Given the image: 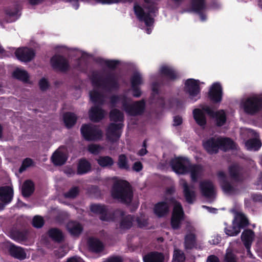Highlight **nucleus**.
Masks as SVG:
<instances>
[{"label":"nucleus","mask_w":262,"mask_h":262,"mask_svg":"<svg viewBox=\"0 0 262 262\" xmlns=\"http://www.w3.org/2000/svg\"><path fill=\"white\" fill-rule=\"evenodd\" d=\"M91 79L94 86V90L90 93L92 101L96 104H102L104 98L101 93L110 92L118 88V79L114 75H109L103 78L101 73L93 71Z\"/></svg>","instance_id":"nucleus-1"},{"label":"nucleus","mask_w":262,"mask_h":262,"mask_svg":"<svg viewBox=\"0 0 262 262\" xmlns=\"http://www.w3.org/2000/svg\"><path fill=\"white\" fill-rule=\"evenodd\" d=\"M170 164L173 171L178 174H184L189 172L193 182H196L204 173L202 166L191 164L189 160L186 158H176L171 161Z\"/></svg>","instance_id":"nucleus-2"},{"label":"nucleus","mask_w":262,"mask_h":262,"mask_svg":"<svg viewBox=\"0 0 262 262\" xmlns=\"http://www.w3.org/2000/svg\"><path fill=\"white\" fill-rule=\"evenodd\" d=\"M204 112L208 114L210 117L215 118L217 126L223 125L226 121V115L223 110L214 112L210 106L204 105L202 107V110L196 108L193 111V117L196 122L203 127L205 126L206 123Z\"/></svg>","instance_id":"nucleus-3"},{"label":"nucleus","mask_w":262,"mask_h":262,"mask_svg":"<svg viewBox=\"0 0 262 262\" xmlns=\"http://www.w3.org/2000/svg\"><path fill=\"white\" fill-rule=\"evenodd\" d=\"M111 120L115 122H119L117 124L111 123L106 131V137L111 142L118 140L121 136L123 120V115L119 110L114 109L110 113Z\"/></svg>","instance_id":"nucleus-4"},{"label":"nucleus","mask_w":262,"mask_h":262,"mask_svg":"<svg viewBox=\"0 0 262 262\" xmlns=\"http://www.w3.org/2000/svg\"><path fill=\"white\" fill-rule=\"evenodd\" d=\"M112 195L119 201L129 203L133 197V192L129 184L126 181L117 180L115 181L112 190Z\"/></svg>","instance_id":"nucleus-5"},{"label":"nucleus","mask_w":262,"mask_h":262,"mask_svg":"<svg viewBox=\"0 0 262 262\" xmlns=\"http://www.w3.org/2000/svg\"><path fill=\"white\" fill-rule=\"evenodd\" d=\"M111 102L113 104L120 102L124 110L132 116L141 114L143 112L145 107V102L143 100L132 103L131 99L124 96H113L111 98Z\"/></svg>","instance_id":"nucleus-6"},{"label":"nucleus","mask_w":262,"mask_h":262,"mask_svg":"<svg viewBox=\"0 0 262 262\" xmlns=\"http://www.w3.org/2000/svg\"><path fill=\"white\" fill-rule=\"evenodd\" d=\"M147 4L150 5L151 8L148 9V12L146 13L141 6L136 3L134 5V10L135 15L140 21H143L146 26L149 27L146 29V32L149 34L151 32L150 27L154 24V18L151 15V13H155L156 9L154 7V0H144Z\"/></svg>","instance_id":"nucleus-7"},{"label":"nucleus","mask_w":262,"mask_h":262,"mask_svg":"<svg viewBox=\"0 0 262 262\" xmlns=\"http://www.w3.org/2000/svg\"><path fill=\"white\" fill-rule=\"evenodd\" d=\"M241 105L246 113L254 114L262 107V97L258 95H253L243 100Z\"/></svg>","instance_id":"nucleus-8"},{"label":"nucleus","mask_w":262,"mask_h":262,"mask_svg":"<svg viewBox=\"0 0 262 262\" xmlns=\"http://www.w3.org/2000/svg\"><path fill=\"white\" fill-rule=\"evenodd\" d=\"M241 136L245 138L246 136L251 138L245 142V146L248 150H258L261 146L260 140L258 139V135L253 130L245 128L242 130Z\"/></svg>","instance_id":"nucleus-9"},{"label":"nucleus","mask_w":262,"mask_h":262,"mask_svg":"<svg viewBox=\"0 0 262 262\" xmlns=\"http://www.w3.org/2000/svg\"><path fill=\"white\" fill-rule=\"evenodd\" d=\"M248 221L244 214L241 212L236 213L233 222V226L226 228L225 233L229 236H236L241 231V229L247 226Z\"/></svg>","instance_id":"nucleus-10"},{"label":"nucleus","mask_w":262,"mask_h":262,"mask_svg":"<svg viewBox=\"0 0 262 262\" xmlns=\"http://www.w3.org/2000/svg\"><path fill=\"white\" fill-rule=\"evenodd\" d=\"M81 133L84 138L88 141L100 140L102 137V133L99 127L92 124L82 125Z\"/></svg>","instance_id":"nucleus-11"},{"label":"nucleus","mask_w":262,"mask_h":262,"mask_svg":"<svg viewBox=\"0 0 262 262\" xmlns=\"http://www.w3.org/2000/svg\"><path fill=\"white\" fill-rule=\"evenodd\" d=\"M170 203L173 205V209L171 220L172 228L178 229L180 227L181 220L183 219L184 212L181 204L174 199L170 200Z\"/></svg>","instance_id":"nucleus-12"},{"label":"nucleus","mask_w":262,"mask_h":262,"mask_svg":"<svg viewBox=\"0 0 262 262\" xmlns=\"http://www.w3.org/2000/svg\"><path fill=\"white\" fill-rule=\"evenodd\" d=\"M185 90L189 95L190 99L195 101L199 98L198 96L200 89L199 87V81L193 79L187 80L185 83Z\"/></svg>","instance_id":"nucleus-13"},{"label":"nucleus","mask_w":262,"mask_h":262,"mask_svg":"<svg viewBox=\"0 0 262 262\" xmlns=\"http://www.w3.org/2000/svg\"><path fill=\"white\" fill-rule=\"evenodd\" d=\"M180 184L183 187V193L187 203L192 204L194 202L196 198L195 187L193 184H188L183 179L180 181Z\"/></svg>","instance_id":"nucleus-14"},{"label":"nucleus","mask_w":262,"mask_h":262,"mask_svg":"<svg viewBox=\"0 0 262 262\" xmlns=\"http://www.w3.org/2000/svg\"><path fill=\"white\" fill-rule=\"evenodd\" d=\"M91 210L94 213L100 215V219L103 221L110 222L114 221L113 214L108 213L104 206L99 204H93L91 206Z\"/></svg>","instance_id":"nucleus-15"},{"label":"nucleus","mask_w":262,"mask_h":262,"mask_svg":"<svg viewBox=\"0 0 262 262\" xmlns=\"http://www.w3.org/2000/svg\"><path fill=\"white\" fill-rule=\"evenodd\" d=\"M218 177L220 179L221 187L224 192L227 194H234L238 191L236 186H232L226 181V176L224 172L219 171Z\"/></svg>","instance_id":"nucleus-16"},{"label":"nucleus","mask_w":262,"mask_h":262,"mask_svg":"<svg viewBox=\"0 0 262 262\" xmlns=\"http://www.w3.org/2000/svg\"><path fill=\"white\" fill-rule=\"evenodd\" d=\"M130 81L133 96L135 97H140L141 92L139 86L143 83V79L140 73L138 72L134 73L131 78Z\"/></svg>","instance_id":"nucleus-17"},{"label":"nucleus","mask_w":262,"mask_h":262,"mask_svg":"<svg viewBox=\"0 0 262 262\" xmlns=\"http://www.w3.org/2000/svg\"><path fill=\"white\" fill-rule=\"evenodd\" d=\"M122 216L121 219L120 228L121 230H126L129 229L133 225V222L134 221V217L130 215L124 216V213L121 210H117L113 214L112 216L114 219L115 216Z\"/></svg>","instance_id":"nucleus-18"},{"label":"nucleus","mask_w":262,"mask_h":262,"mask_svg":"<svg viewBox=\"0 0 262 262\" xmlns=\"http://www.w3.org/2000/svg\"><path fill=\"white\" fill-rule=\"evenodd\" d=\"M13 189L10 186H4L0 188V200L4 204L0 203V209L4 208L6 204L9 203L13 198Z\"/></svg>","instance_id":"nucleus-19"},{"label":"nucleus","mask_w":262,"mask_h":262,"mask_svg":"<svg viewBox=\"0 0 262 262\" xmlns=\"http://www.w3.org/2000/svg\"><path fill=\"white\" fill-rule=\"evenodd\" d=\"M200 188L202 194L206 198L211 199L214 198L215 190L212 183L209 181H203L200 183Z\"/></svg>","instance_id":"nucleus-20"},{"label":"nucleus","mask_w":262,"mask_h":262,"mask_svg":"<svg viewBox=\"0 0 262 262\" xmlns=\"http://www.w3.org/2000/svg\"><path fill=\"white\" fill-rule=\"evenodd\" d=\"M15 53L17 59L23 62L30 61L35 55L34 51L27 48H19Z\"/></svg>","instance_id":"nucleus-21"},{"label":"nucleus","mask_w":262,"mask_h":262,"mask_svg":"<svg viewBox=\"0 0 262 262\" xmlns=\"http://www.w3.org/2000/svg\"><path fill=\"white\" fill-rule=\"evenodd\" d=\"M67 150L64 147H59L52 156V161L56 165H61L67 160Z\"/></svg>","instance_id":"nucleus-22"},{"label":"nucleus","mask_w":262,"mask_h":262,"mask_svg":"<svg viewBox=\"0 0 262 262\" xmlns=\"http://www.w3.org/2000/svg\"><path fill=\"white\" fill-rule=\"evenodd\" d=\"M52 67L57 70L64 71L69 68L68 62L66 59L59 55H55L51 59Z\"/></svg>","instance_id":"nucleus-23"},{"label":"nucleus","mask_w":262,"mask_h":262,"mask_svg":"<svg viewBox=\"0 0 262 262\" xmlns=\"http://www.w3.org/2000/svg\"><path fill=\"white\" fill-rule=\"evenodd\" d=\"M210 99L214 102H220L222 99V89L219 83H213L209 91Z\"/></svg>","instance_id":"nucleus-24"},{"label":"nucleus","mask_w":262,"mask_h":262,"mask_svg":"<svg viewBox=\"0 0 262 262\" xmlns=\"http://www.w3.org/2000/svg\"><path fill=\"white\" fill-rule=\"evenodd\" d=\"M254 237V233L251 230H244L241 235L242 240L247 249V254L249 255L250 257L252 256V253L250 251V247Z\"/></svg>","instance_id":"nucleus-25"},{"label":"nucleus","mask_w":262,"mask_h":262,"mask_svg":"<svg viewBox=\"0 0 262 262\" xmlns=\"http://www.w3.org/2000/svg\"><path fill=\"white\" fill-rule=\"evenodd\" d=\"M203 146L206 151L210 154H215L219 149L218 138L212 137L203 142Z\"/></svg>","instance_id":"nucleus-26"},{"label":"nucleus","mask_w":262,"mask_h":262,"mask_svg":"<svg viewBox=\"0 0 262 262\" xmlns=\"http://www.w3.org/2000/svg\"><path fill=\"white\" fill-rule=\"evenodd\" d=\"M106 112L98 106L92 107L89 111V116L91 120L98 122L104 118Z\"/></svg>","instance_id":"nucleus-27"},{"label":"nucleus","mask_w":262,"mask_h":262,"mask_svg":"<svg viewBox=\"0 0 262 262\" xmlns=\"http://www.w3.org/2000/svg\"><path fill=\"white\" fill-rule=\"evenodd\" d=\"M160 72L163 77L169 80H174L179 77L176 71L172 67L167 65L162 66L160 69Z\"/></svg>","instance_id":"nucleus-28"},{"label":"nucleus","mask_w":262,"mask_h":262,"mask_svg":"<svg viewBox=\"0 0 262 262\" xmlns=\"http://www.w3.org/2000/svg\"><path fill=\"white\" fill-rule=\"evenodd\" d=\"M191 7L194 11L200 14L202 20L206 19L205 16L201 13L202 11L206 8L205 0H192Z\"/></svg>","instance_id":"nucleus-29"},{"label":"nucleus","mask_w":262,"mask_h":262,"mask_svg":"<svg viewBox=\"0 0 262 262\" xmlns=\"http://www.w3.org/2000/svg\"><path fill=\"white\" fill-rule=\"evenodd\" d=\"M9 251L10 255L16 258L22 260L26 258V253L24 250L14 245H10Z\"/></svg>","instance_id":"nucleus-30"},{"label":"nucleus","mask_w":262,"mask_h":262,"mask_svg":"<svg viewBox=\"0 0 262 262\" xmlns=\"http://www.w3.org/2000/svg\"><path fill=\"white\" fill-rule=\"evenodd\" d=\"M154 211L158 216H164L168 212L169 206L165 202H159L155 206Z\"/></svg>","instance_id":"nucleus-31"},{"label":"nucleus","mask_w":262,"mask_h":262,"mask_svg":"<svg viewBox=\"0 0 262 262\" xmlns=\"http://www.w3.org/2000/svg\"><path fill=\"white\" fill-rule=\"evenodd\" d=\"M188 228V230L191 232L189 233H187L185 236V247L187 249H191L195 246V235L193 233L194 229L191 226H189Z\"/></svg>","instance_id":"nucleus-32"},{"label":"nucleus","mask_w":262,"mask_h":262,"mask_svg":"<svg viewBox=\"0 0 262 262\" xmlns=\"http://www.w3.org/2000/svg\"><path fill=\"white\" fill-rule=\"evenodd\" d=\"M69 232L73 235L77 236L80 234L82 230L81 225L77 222L70 221L67 225Z\"/></svg>","instance_id":"nucleus-33"},{"label":"nucleus","mask_w":262,"mask_h":262,"mask_svg":"<svg viewBox=\"0 0 262 262\" xmlns=\"http://www.w3.org/2000/svg\"><path fill=\"white\" fill-rule=\"evenodd\" d=\"M144 262H163L164 256L161 253L150 252L143 257Z\"/></svg>","instance_id":"nucleus-34"},{"label":"nucleus","mask_w":262,"mask_h":262,"mask_svg":"<svg viewBox=\"0 0 262 262\" xmlns=\"http://www.w3.org/2000/svg\"><path fill=\"white\" fill-rule=\"evenodd\" d=\"M218 142L219 143V148L225 151L235 148L234 143L229 138H218Z\"/></svg>","instance_id":"nucleus-35"},{"label":"nucleus","mask_w":262,"mask_h":262,"mask_svg":"<svg viewBox=\"0 0 262 262\" xmlns=\"http://www.w3.org/2000/svg\"><path fill=\"white\" fill-rule=\"evenodd\" d=\"M88 244L90 249L95 252H101L103 249L102 243L94 238H90L88 241Z\"/></svg>","instance_id":"nucleus-36"},{"label":"nucleus","mask_w":262,"mask_h":262,"mask_svg":"<svg viewBox=\"0 0 262 262\" xmlns=\"http://www.w3.org/2000/svg\"><path fill=\"white\" fill-rule=\"evenodd\" d=\"M97 161L102 167H110L114 163L113 159L109 156H100Z\"/></svg>","instance_id":"nucleus-37"},{"label":"nucleus","mask_w":262,"mask_h":262,"mask_svg":"<svg viewBox=\"0 0 262 262\" xmlns=\"http://www.w3.org/2000/svg\"><path fill=\"white\" fill-rule=\"evenodd\" d=\"M91 170V164L86 160H81L78 166L77 172L78 174H82L88 172Z\"/></svg>","instance_id":"nucleus-38"},{"label":"nucleus","mask_w":262,"mask_h":262,"mask_svg":"<svg viewBox=\"0 0 262 262\" xmlns=\"http://www.w3.org/2000/svg\"><path fill=\"white\" fill-rule=\"evenodd\" d=\"M34 191V184L31 181H26L23 184L22 187L23 195L27 197L30 196Z\"/></svg>","instance_id":"nucleus-39"},{"label":"nucleus","mask_w":262,"mask_h":262,"mask_svg":"<svg viewBox=\"0 0 262 262\" xmlns=\"http://www.w3.org/2000/svg\"><path fill=\"white\" fill-rule=\"evenodd\" d=\"M18 11L16 8L8 9L6 11L7 17L6 21L7 23H11L15 21L18 18Z\"/></svg>","instance_id":"nucleus-40"},{"label":"nucleus","mask_w":262,"mask_h":262,"mask_svg":"<svg viewBox=\"0 0 262 262\" xmlns=\"http://www.w3.org/2000/svg\"><path fill=\"white\" fill-rule=\"evenodd\" d=\"M76 119L77 117L73 113H67L63 116L64 122L68 128L71 127L75 123Z\"/></svg>","instance_id":"nucleus-41"},{"label":"nucleus","mask_w":262,"mask_h":262,"mask_svg":"<svg viewBox=\"0 0 262 262\" xmlns=\"http://www.w3.org/2000/svg\"><path fill=\"white\" fill-rule=\"evenodd\" d=\"M49 235L53 240L60 242L63 238V233L59 230L54 228L49 231Z\"/></svg>","instance_id":"nucleus-42"},{"label":"nucleus","mask_w":262,"mask_h":262,"mask_svg":"<svg viewBox=\"0 0 262 262\" xmlns=\"http://www.w3.org/2000/svg\"><path fill=\"white\" fill-rule=\"evenodd\" d=\"M13 76L16 78L23 81H27L29 78L27 72L26 71L20 69H16L14 71Z\"/></svg>","instance_id":"nucleus-43"},{"label":"nucleus","mask_w":262,"mask_h":262,"mask_svg":"<svg viewBox=\"0 0 262 262\" xmlns=\"http://www.w3.org/2000/svg\"><path fill=\"white\" fill-rule=\"evenodd\" d=\"M11 237L18 242L25 241L27 237V233L25 231H14L11 233Z\"/></svg>","instance_id":"nucleus-44"},{"label":"nucleus","mask_w":262,"mask_h":262,"mask_svg":"<svg viewBox=\"0 0 262 262\" xmlns=\"http://www.w3.org/2000/svg\"><path fill=\"white\" fill-rule=\"evenodd\" d=\"M229 171L231 177L235 180H239L240 168L236 165L234 164L229 168Z\"/></svg>","instance_id":"nucleus-45"},{"label":"nucleus","mask_w":262,"mask_h":262,"mask_svg":"<svg viewBox=\"0 0 262 262\" xmlns=\"http://www.w3.org/2000/svg\"><path fill=\"white\" fill-rule=\"evenodd\" d=\"M118 165L121 169H127L129 168L127 159L124 155H120L119 156Z\"/></svg>","instance_id":"nucleus-46"},{"label":"nucleus","mask_w":262,"mask_h":262,"mask_svg":"<svg viewBox=\"0 0 262 262\" xmlns=\"http://www.w3.org/2000/svg\"><path fill=\"white\" fill-rule=\"evenodd\" d=\"M185 255L183 252L175 249L174 251L172 262H184Z\"/></svg>","instance_id":"nucleus-47"},{"label":"nucleus","mask_w":262,"mask_h":262,"mask_svg":"<svg viewBox=\"0 0 262 262\" xmlns=\"http://www.w3.org/2000/svg\"><path fill=\"white\" fill-rule=\"evenodd\" d=\"M103 147L97 144H92L88 146V150L93 154L97 155L100 152Z\"/></svg>","instance_id":"nucleus-48"},{"label":"nucleus","mask_w":262,"mask_h":262,"mask_svg":"<svg viewBox=\"0 0 262 262\" xmlns=\"http://www.w3.org/2000/svg\"><path fill=\"white\" fill-rule=\"evenodd\" d=\"M32 223L35 227L40 228L43 226L44 222L42 217L36 215L33 218Z\"/></svg>","instance_id":"nucleus-49"},{"label":"nucleus","mask_w":262,"mask_h":262,"mask_svg":"<svg viewBox=\"0 0 262 262\" xmlns=\"http://www.w3.org/2000/svg\"><path fill=\"white\" fill-rule=\"evenodd\" d=\"M225 262H236V258L235 256L229 249L227 250L225 256Z\"/></svg>","instance_id":"nucleus-50"},{"label":"nucleus","mask_w":262,"mask_h":262,"mask_svg":"<svg viewBox=\"0 0 262 262\" xmlns=\"http://www.w3.org/2000/svg\"><path fill=\"white\" fill-rule=\"evenodd\" d=\"M79 190L76 187L71 188L68 192L64 194V196L67 198H74L78 193Z\"/></svg>","instance_id":"nucleus-51"},{"label":"nucleus","mask_w":262,"mask_h":262,"mask_svg":"<svg viewBox=\"0 0 262 262\" xmlns=\"http://www.w3.org/2000/svg\"><path fill=\"white\" fill-rule=\"evenodd\" d=\"M33 164V161L30 158H26L23 162L21 166L19 169L20 172L24 171L27 167L31 166Z\"/></svg>","instance_id":"nucleus-52"},{"label":"nucleus","mask_w":262,"mask_h":262,"mask_svg":"<svg viewBox=\"0 0 262 262\" xmlns=\"http://www.w3.org/2000/svg\"><path fill=\"white\" fill-rule=\"evenodd\" d=\"M39 85L40 89L42 91L47 90L49 87V83L47 79H46L45 78H42L40 80L39 82Z\"/></svg>","instance_id":"nucleus-53"},{"label":"nucleus","mask_w":262,"mask_h":262,"mask_svg":"<svg viewBox=\"0 0 262 262\" xmlns=\"http://www.w3.org/2000/svg\"><path fill=\"white\" fill-rule=\"evenodd\" d=\"M152 90L153 99L154 100L155 99L159 98L158 86L156 84V83H153L152 85Z\"/></svg>","instance_id":"nucleus-54"},{"label":"nucleus","mask_w":262,"mask_h":262,"mask_svg":"<svg viewBox=\"0 0 262 262\" xmlns=\"http://www.w3.org/2000/svg\"><path fill=\"white\" fill-rule=\"evenodd\" d=\"M105 64L110 68L114 69L118 64V61L116 60H105Z\"/></svg>","instance_id":"nucleus-55"},{"label":"nucleus","mask_w":262,"mask_h":262,"mask_svg":"<svg viewBox=\"0 0 262 262\" xmlns=\"http://www.w3.org/2000/svg\"><path fill=\"white\" fill-rule=\"evenodd\" d=\"M142 168H143L142 164L140 162H135L133 166V170L136 171H137V172L140 171V170H141Z\"/></svg>","instance_id":"nucleus-56"},{"label":"nucleus","mask_w":262,"mask_h":262,"mask_svg":"<svg viewBox=\"0 0 262 262\" xmlns=\"http://www.w3.org/2000/svg\"><path fill=\"white\" fill-rule=\"evenodd\" d=\"M221 241V237L220 236L216 235L212 237L211 240L209 241V243L212 245H217Z\"/></svg>","instance_id":"nucleus-57"},{"label":"nucleus","mask_w":262,"mask_h":262,"mask_svg":"<svg viewBox=\"0 0 262 262\" xmlns=\"http://www.w3.org/2000/svg\"><path fill=\"white\" fill-rule=\"evenodd\" d=\"M137 221L138 223V225L140 227H145L147 224V221L145 219H143L142 220L141 219L138 218L137 219Z\"/></svg>","instance_id":"nucleus-58"},{"label":"nucleus","mask_w":262,"mask_h":262,"mask_svg":"<svg viewBox=\"0 0 262 262\" xmlns=\"http://www.w3.org/2000/svg\"><path fill=\"white\" fill-rule=\"evenodd\" d=\"M182 122V119L180 116H177L173 118V125L178 126L180 125Z\"/></svg>","instance_id":"nucleus-59"},{"label":"nucleus","mask_w":262,"mask_h":262,"mask_svg":"<svg viewBox=\"0 0 262 262\" xmlns=\"http://www.w3.org/2000/svg\"><path fill=\"white\" fill-rule=\"evenodd\" d=\"M143 146V147L142 149H141L138 152L139 155L141 156L145 155L147 152L146 149V140L144 141Z\"/></svg>","instance_id":"nucleus-60"},{"label":"nucleus","mask_w":262,"mask_h":262,"mask_svg":"<svg viewBox=\"0 0 262 262\" xmlns=\"http://www.w3.org/2000/svg\"><path fill=\"white\" fill-rule=\"evenodd\" d=\"M67 262H83V260L80 257L75 256L69 258Z\"/></svg>","instance_id":"nucleus-61"},{"label":"nucleus","mask_w":262,"mask_h":262,"mask_svg":"<svg viewBox=\"0 0 262 262\" xmlns=\"http://www.w3.org/2000/svg\"><path fill=\"white\" fill-rule=\"evenodd\" d=\"M207 262H219V260L216 256L211 255L208 257Z\"/></svg>","instance_id":"nucleus-62"},{"label":"nucleus","mask_w":262,"mask_h":262,"mask_svg":"<svg viewBox=\"0 0 262 262\" xmlns=\"http://www.w3.org/2000/svg\"><path fill=\"white\" fill-rule=\"evenodd\" d=\"M121 259L119 257H111L107 259L106 262H121Z\"/></svg>","instance_id":"nucleus-63"},{"label":"nucleus","mask_w":262,"mask_h":262,"mask_svg":"<svg viewBox=\"0 0 262 262\" xmlns=\"http://www.w3.org/2000/svg\"><path fill=\"white\" fill-rule=\"evenodd\" d=\"M71 3L73 7L75 9H77L79 7L78 0H69Z\"/></svg>","instance_id":"nucleus-64"}]
</instances>
